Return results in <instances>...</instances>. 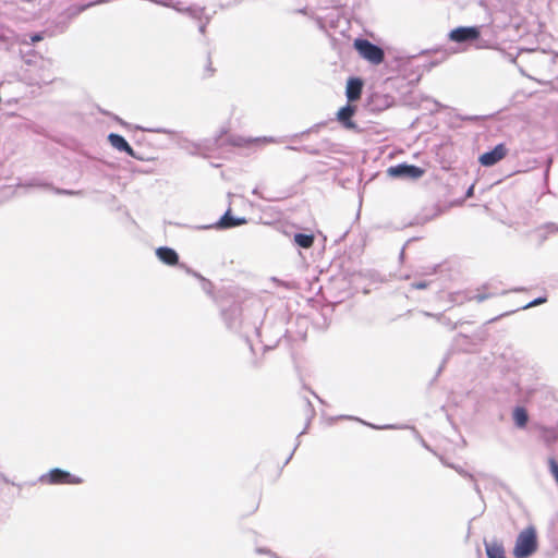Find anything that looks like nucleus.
Masks as SVG:
<instances>
[{
    "label": "nucleus",
    "mask_w": 558,
    "mask_h": 558,
    "mask_svg": "<svg viewBox=\"0 0 558 558\" xmlns=\"http://www.w3.org/2000/svg\"><path fill=\"white\" fill-rule=\"evenodd\" d=\"M473 194H474V185L472 184L471 186L468 187V190L465 192V197L470 198L473 196Z\"/></svg>",
    "instance_id": "obj_38"
},
{
    "label": "nucleus",
    "mask_w": 558,
    "mask_h": 558,
    "mask_svg": "<svg viewBox=\"0 0 558 558\" xmlns=\"http://www.w3.org/2000/svg\"><path fill=\"white\" fill-rule=\"evenodd\" d=\"M403 256H404V247L400 252V258H403Z\"/></svg>",
    "instance_id": "obj_51"
},
{
    "label": "nucleus",
    "mask_w": 558,
    "mask_h": 558,
    "mask_svg": "<svg viewBox=\"0 0 558 558\" xmlns=\"http://www.w3.org/2000/svg\"><path fill=\"white\" fill-rule=\"evenodd\" d=\"M51 191L57 195H68V196H81L83 195V192L81 190H69V189H62L57 187L52 184Z\"/></svg>",
    "instance_id": "obj_20"
},
{
    "label": "nucleus",
    "mask_w": 558,
    "mask_h": 558,
    "mask_svg": "<svg viewBox=\"0 0 558 558\" xmlns=\"http://www.w3.org/2000/svg\"><path fill=\"white\" fill-rule=\"evenodd\" d=\"M452 351H453V349H450V350H448V351H447V353L445 354V356H444V359H442V362H441V364H440V366H439V368H438L437 374H439V373L442 371L444 366L446 365V363H447V362H448V360L450 359V356H451V354H452Z\"/></svg>",
    "instance_id": "obj_34"
},
{
    "label": "nucleus",
    "mask_w": 558,
    "mask_h": 558,
    "mask_svg": "<svg viewBox=\"0 0 558 558\" xmlns=\"http://www.w3.org/2000/svg\"><path fill=\"white\" fill-rule=\"evenodd\" d=\"M220 315L227 329L243 337L253 351L250 332H254L257 338L262 336L260 329L266 315L263 304L255 302L244 310L241 303L232 302L229 306H221Z\"/></svg>",
    "instance_id": "obj_1"
},
{
    "label": "nucleus",
    "mask_w": 558,
    "mask_h": 558,
    "mask_svg": "<svg viewBox=\"0 0 558 558\" xmlns=\"http://www.w3.org/2000/svg\"><path fill=\"white\" fill-rule=\"evenodd\" d=\"M140 129L143 131H146V132H150V133L167 134V135H174L178 133L174 130L166 129V128H148V129L140 128Z\"/></svg>",
    "instance_id": "obj_24"
},
{
    "label": "nucleus",
    "mask_w": 558,
    "mask_h": 558,
    "mask_svg": "<svg viewBox=\"0 0 558 558\" xmlns=\"http://www.w3.org/2000/svg\"><path fill=\"white\" fill-rule=\"evenodd\" d=\"M315 235L313 232H295L292 238L294 246L300 248H311L314 244Z\"/></svg>",
    "instance_id": "obj_17"
},
{
    "label": "nucleus",
    "mask_w": 558,
    "mask_h": 558,
    "mask_svg": "<svg viewBox=\"0 0 558 558\" xmlns=\"http://www.w3.org/2000/svg\"><path fill=\"white\" fill-rule=\"evenodd\" d=\"M439 320L442 325L447 326L450 330H453L457 328V323H452L449 318L440 317Z\"/></svg>",
    "instance_id": "obj_32"
},
{
    "label": "nucleus",
    "mask_w": 558,
    "mask_h": 558,
    "mask_svg": "<svg viewBox=\"0 0 558 558\" xmlns=\"http://www.w3.org/2000/svg\"><path fill=\"white\" fill-rule=\"evenodd\" d=\"M255 553L257 555H268L271 558H279L276 553H274L271 549L266 548V547H256Z\"/></svg>",
    "instance_id": "obj_28"
},
{
    "label": "nucleus",
    "mask_w": 558,
    "mask_h": 558,
    "mask_svg": "<svg viewBox=\"0 0 558 558\" xmlns=\"http://www.w3.org/2000/svg\"><path fill=\"white\" fill-rule=\"evenodd\" d=\"M546 302H547V296L546 295H542V296H538V298L532 300L531 302H529L524 306H522L521 310H527V308H531V307L544 304Z\"/></svg>",
    "instance_id": "obj_25"
},
{
    "label": "nucleus",
    "mask_w": 558,
    "mask_h": 558,
    "mask_svg": "<svg viewBox=\"0 0 558 558\" xmlns=\"http://www.w3.org/2000/svg\"><path fill=\"white\" fill-rule=\"evenodd\" d=\"M507 154H508V148L506 147V145L504 143H499L492 149L480 155L478 162L483 167H493L497 162H499L502 158H505Z\"/></svg>",
    "instance_id": "obj_9"
},
{
    "label": "nucleus",
    "mask_w": 558,
    "mask_h": 558,
    "mask_svg": "<svg viewBox=\"0 0 558 558\" xmlns=\"http://www.w3.org/2000/svg\"><path fill=\"white\" fill-rule=\"evenodd\" d=\"M425 173V170L422 167L416 165H410L407 162H401L396 166H390L387 169V174L395 179H411L417 180L422 178Z\"/></svg>",
    "instance_id": "obj_5"
},
{
    "label": "nucleus",
    "mask_w": 558,
    "mask_h": 558,
    "mask_svg": "<svg viewBox=\"0 0 558 558\" xmlns=\"http://www.w3.org/2000/svg\"><path fill=\"white\" fill-rule=\"evenodd\" d=\"M546 228L549 229L551 232L558 231V226L556 223H548Z\"/></svg>",
    "instance_id": "obj_45"
},
{
    "label": "nucleus",
    "mask_w": 558,
    "mask_h": 558,
    "mask_svg": "<svg viewBox=\"0 0 558 558\" xmlns=\"http://www.w3.org/2000/svg\"><path fill=\"white\" fill-rule=\"evenodd\" d=\"M201 284L204 292H206L207 294H211L213 283L208 279L202 278Z\"/></svg>",
    "instance_id": "obj_30"
},
{
    "label": "nucleus",
    "mask_w": 558,
    "mask_h": 558,
    "mask_svg": "<svg viewBox=\"0 0 558 558\" xmlns=\"http://www.w3.org/2000/svg\"><path fill=\"white\" fill-rule=\"evenodd\" d=\"M512 418L517 427L524 428L529 422V413L523 407H515L512 412Z\"/></svg>",
    "instance_id": "obj_18"
},
{
    "label": "nucleus",
    "mask_w": 558,
    "mask_h": 558,
    "mask_svg": "<svg viewBox=\"0 0 558 558\" xmlns=\"http://www.w3.org/2000/svg\"><path fill=\"white\" fill-rule=\"evenodd\" d=\"M252 194H254V195H256V196H258V197H260L262 199H265V201H267V202H277V201H279V199H281V198H282V197H275V196H265L264 194H262V193L259 192V187H258V186H256V187L252 191Z\"/></svg>",
    "instance_id": "obj_27"
},
{
    "label": "nucleus",
    "mask_w": 558,
    "mask_h": 558,
    "mask_svg": "<svg viewBox=\"0 0 558 558\" xmlns=\"http://www.w3.org/2000/svg\"><path fill=\"white\" fill-rule=\"evenodd\" d=\"M267 141L270 142V143H274L275 138L274 137H268Z\"/></svg>",
    "instance_id": "obj_52"
},
{
    "label": "nucleus",
    "mask_w": 558,
    "mask_h": 558,
    "mask_svg": "<svg viewBox=\"0 0 558 558\" xmlns=\"http://www.w3.org/2000/svg\"><path fill=\"white\" fill-rule=\"evenodd\" d=\"M492 296H494V294H492V293H477V294H474L473 296H471L470 300H474L477 303H482Z\"/></svg>",
    "instance_id": "obj_29"
},
{
    "label": "nucleus",
    "mask_w": 558,
    "mask_h": 558,
    "mask_svg": "<svg viewBox=\"0 0 558 558\" xmlns=\"http://www.w3.org/2000/svg\"><path fill=\"white\" fill-rule=\"evenodd\" d=\"M156 256L158 259L168 266L179 265V254L178 252L169 246H160L156 250Z\"/></svg>",
    "instance_id": "obj_14"
},
{
    "label": "nucleus",
    "mask_w": 558,
    "mask_h": 558,
    "mask_svg": "<svg viewBox=\"0 0 558 558\" xmlns=\"http://www.w3.org/2000/svg\"><path fill=\"white\" fill-rule=\"evenodd\" d=\"M179 10L194 20L197 23L198 32L201 34H205L206 27L210 20L209 16L205 15V8L198 5H190Z\"/></svg>",
    "instance_id": "obj_11"
},
{
    "label": "nucleus",
    "mask_w": 558,
    "mask_h": 558,
    "mask_svg": "<svg viewBox=\"0 0 558 558\" xmlns=\"http://www.w3.org/2000/svg\"><path fill=\"white\" fill-rule=\"evenodd\" d=\"M356 112V107L351 104H347L337 111L338 122L345 129L352 131H360L357 124L353 121V116Z\"/></svg>",
    "instance_id": "obj_10"
},
{
    "label": "nucleus",
    "mask_w": 558,
    "mask_h": 558,
    "mask_svg": "<svg viewBox=\"0 0 558 558\" xmlns=\"http://www.w3.org/2000/svg\"><path fill=\"white\" fill-rule=\"evenodd\" d=\"M107 140L109 144L120 153L129 143L124 136L118 133H109Z\"/></svg>",
    "instance_id": "obj_19"
},
{
    "label": "nucleus",
    "mask_w": 558,
    "mask_h": 558,
    "mask_svg": "<svg viewBox=\"0 0 558 558\" xmlns=\"http://www.w3.org/2000/svg\"><path fill=\"white\" fill-rule=\"evenodd\" d=\"M487 558H506L505 547L501 542L493 539L484 541Z\"/></svg>",
    "instance_id": "obj_16"
},
{
    "label": "nucleus",
    "mask_w": 558,
    "mask_h": 558,
    "mask_svg": "<svg viewBox=\"0 0 558 558\" xmlns=\"http://www.w3.org/2000/svg\"><path fill=\"white\" fill-rule=\"evenodd\" d=\"M3 481L8 484L16 485L14 482H11L9 478L4 477Z\"/></svg>",
    "instance_id": "obj_49"
},
{
    "label": "nucleus",
    "mask_w": 558,
    "mask_h": 558,
    "mask_svg": "<svg viewBox=\"0 0 558 558\" xmlns=\"http://www.w3.org/2000/svg\"><path fill=\"white\" fill-rule=\"evenodd\" d=\"M510 313H511V312H507V313L500 314V315H498V316H496V317H494V318H490L489 320H487V323H486V324H492V323H494V322L498 320L500 317H504V316H506V315H509Z\"/></svg>",
    "instance_id": "obj_39"
},
{
    "label": "nucleus",
    "mask_w": 558,
    "mask_h": 558,
    "mask_svg": "<svg viewBox=\"0 0 558 558\" xmlns=\"http://www.w3.org/2000/svg\"><path fill=\"white\" fill-rule=\"evenodd\" d=\"M304 402H305V415H306V423H305V427H304V429H303L302 432H300V433H299V435H298V437H296V444H295V446H294V448H293L292 452H291V453L289 454V457L286 459V461H284V465H286V464H288V463L290 462V460L292 459V457H293V454H294L295 450H296V449H298V447L300 446V440H299V438H300L302 435L306 434L307 428L310 427V424H311L312 420L314 418V416H315V414H316V413H315L314 405L312 404V402H311L307 398H305V399H304Z\"/></svg>",
    "instance_id": "obj_13"
},
{
    "label": "nucleus",
    "mask_w": 558,
    "mask_h": 558,
    "mask_svg": "<svg viewBox=\"0 0 558 558\" xmlns=\"http://www.w3.org/2000/svg\"><path fill=\"white\" fill-rule=\"evenodd\" d=\"M133 158L141 160V161L149 160V158H146L144 155L138 154L137 151H135V156H133Z\"/></svg>",
    "instance_id": "obj_43"
},
{
    "label": "nucleus",
    "mask_w": 558,
    "mask_h": 558,
    "mask_svg": "<svg viewBox=\"0 0 558 558\" xmlns=\"http://www.w3.org/2000/svg\"><path fill=\"white\" fill-rule=\"evenodd\" d=\"M135 151L133 147L128 143V145L122 149L121 153H125L128 156L132 157L135 156Z\"/></svg>",
    "instance_id": "obj_35"
},
{
    "label": "nucleus",
    "mask_w": 558,
    "mask_h": 558,
    "mask_svg": "<svg viewBox=\"0 0 558 558\" xmlns=\"http://www.w3.org/2000/svg\"><path fill=\"white\" fill-rule=\"evenodd\" d=\"M353 47L364 60L371 62L372 64L378 65L385 59L384 49L366 38H355L353 41Z\"/></svg>",
    "instance_id": "obj_3"
},
{
    "label": "nucleus",
    "mask_w": 558,
    "mask_h": 558,
    "mask_svg": "<svg viewBox=\"0 0 558 558\" xmlns=\"http://www.w3.org/2000/svg\"><path fill=\"white\" fill-rule=\"evenodd\" d=\"M542 435L543 439L548 445L554 444L558 439V433L554 428H544Z\"/></svg>",
    "instance_id": "obj_21"
},
{
    "label": "nucleus",
    "mask_w": 558,
    "mask_h": 558,
    "mask_svg": "<svg viewBox=\"0 0 558 558\" xmlns=\"http://www.w3.org/2000/svg\"><path fill=\"white\" fill-rule=\"evenodd\" d=\"M38 482L49 485H77L83 483V478L61 468H53L49 470L47 473L41 474L38 477Z\"/></svg>",
    "instance_id": "obj_4"
},
{
    "label": "nucleus",
    "mask_w": 558,
    "mask_h": 558,
    "mask_svg": "<svg viewBox=\"0 0 558 558\" xmlns=\"http://www.w3.org/2000/svg\"><path fill=\"white\" fill-rule=\"evenodd\" d=\"M537 549V532L533 525H530L518 534L512 554L515 558H530Z\"/></svg>",
    "instance_id": "obj_2"
},
{
    "label": "nucleus",
    "mask_w": 558,
    "mask_h": 558,
    "mask_svg": "<svg viewBox=\"0 0 558 558\" xmlns=\"http://www.w3.org/2000/svg\"><path fill=\"white\" fill-rule=\"evenodd\" d=\"M254 366H255V367H259V363L255 361V362H254Z\"/></svg>",
    "instance_id": "obj_54"
},
{
    "label": "nucleus",
    "mask_w": 558,
    "mask_h": 558,
    "mask_svg": "<svg viewBox=\"0 0 558 558\" xmlns=\"http://www.w3.org/2000/svg\"><path fill=\"white\" fill-rule=\"evenodd\" d=\"M523 290H524L523 288H515V289H513L512 291H513V292H520V291H523Z\"/></svg>",
    "instance_id": "obj_50"
},
{
    "label": "nucleus",
    "mask_w": 558,
    "mask_h": 558,
    "mask_svg": "<svg viewBox=\"0 0 558 558\" xmlns=\"http://www.w3.org/2000/svg\"><path fill=\"white\" fill-rule=\"evenodd\" d=\"M340 418L355 420V421H359L360 423H362V424H364V425H366V426H368V427H371L373 429H378V430H381V429L409 428L412 432L414 439L417 440L423 448H425L426 450H428L430 452H434L432 447L425 441L423 436L420 434V432L414 426L396 425V424L376 425V424H372V423L365 422V421H363V420H361L359 417H354V416H350V415H341Z\"/></svg>",
    "instance_id": "obj_7"
},
{
    "label": "nucleus",
    "mask_w": 558,
    "mask_h": 558,
    "mask_svg": "<svg viewBox=\"0 0 558 558\" xmlns=\"http://www.w3.org/2000/svg\"><path fill=\"white\" fill-rule=\"evenodd\" d=\"M179 267H180V268H182V269H184V270H185V272H186L187 275H191V276H192V275H193V272H194V270H193L192 268H190V267H189L187 265H185V264H180V263H179Z\"/></svg>",
    "instance_id": "obj_37"
},
{
    "label": "nucleus",
    "mask_w": 558,
    "mask_h": 558,
    "mask_svg": "<svg viewBox=\"0 0 558 558\" xmlns=\"http://www.w3.org/2000/svg\"><path fill=\"white\" fill-rule=\"evenodd\" d=\"M31 39L33 43L40 41L44 39V35L43 33H35L34 35L31 36Z\"/></svg>",
    "instance_id": "obj_36"
},
{
    "label": "nucleus",
    "mask_w": 558,
    "mask_h": 558,
    "mask_svg": "<svg viewBox=\"0 0 558 558\" xmlns=\"http://www.w3.org/2000/svg\"><path fill=\"white\" fill-rule=\"evenodd\" d=\"M247 219L245 217H236L233 216L231 208L229 207L225 214L214 223L205 225V226H198L196 229L198 230H208V229H216V230H228L232 229L242 225H246Z\"/></svg>",
    "instance_id": "obj_6"
},
{
    "label": "nucleus",
    "mask_w": 558,
    "mask_h": 558,
    "mask_svg": "<svg viewBox=\"0 0 558 558\" xmlns=\"http://www.w3.org/2000/svg\"><path fill=\"white\" fill-rule=\"evenodd\" d=\"M17 186H20V187H27V189L37 187V189L50 190L51 191L52 182L49 181L48 179L44 178V177L35 175V177H32V178L26 179L24 181H20L17 183Z\"/></svg>",
    "instance_id": "obj_15"
},
{
    "label": "nucleus",
    "mask_w": 558,
    "mask_h": 558,
    "mask_svg": "<svg viewBox=\"0 0 558 558\" xmlns=\"http://www.w3.org/2000/svg\"><path fill=\"white\" fill-rule=\"evenodd\" d=\"M320 124H316L315 128H318ZM314 130V126L308 129V130H305L303 132H301L300 134H295L293 137H299V136H302V135H305V134H308L310 132H312Z\"/></svg>",
    "instance_id": "obj_42"
},
{
    "label": "nucleus",
    "mask_w": 558,
    "mask_h": 558,
    "mask_svg": "<svg viewBox=\"0 0 558 558\" xmlns=\"http://www.w3.org/2000/svg\"><path fill=\"white\" fill-rule=\"evenodd\" d=\"M506 4L510 7L511 11H517L519 8L526 7L530 0H505Z\"/></svg>",
    "instance_id": "obj_23"
},
{
    "label": "nucleus",
    "mask_w": 558,
    "mask_h": 558,
    "mask_svg": "<svg viewBox=\"0 0 558 558\" xmlns=\"http://www.w3.org/2000/svg\"><path fill=\"white\" fill-rule=\"evenodd\" d=\"M460 339L468 340L469 337L466 335H463V333L457 335L456 338H454V344H458Z\"/></svg>",
    "instance_id": "obj_40"
},
{
    "label": "nucleus",
    "mask_w": 558,
    "mask_h": 558,
    "mask_svg": "<svg viewBox=\"0 0 558 558\" xmlns=\"http://www.w3.org/2000/svg\"><path fill=\"white\" fill-rule=\"evenodd\" d=\"M450 466H451V468H453V469H454V470H456L460 475H462L463 477H466V478H470L471 481H474V476H473L471 473H469V472L464 471V470H463V469H461V468H457V466H454V465H450Z\"/></svg>",
    "instance_id": "obj_33"
},
{
    "label": "nucleus",
    "mask_w": 558,
    "mask_h": 558,
    "mask_svg": "<svg viewBox=\"0 0 558 558\" xmlns=\"http://www.w3.org/2000/svg\"><path fill=\"white\" fill-rule=\"evenodd\" d=\"M277 343H278V341H276L274 344H265L264 350L265 351L271 350L277 345Z\"/></svg>",
    "instance_id": "obj_46"
},
{
    "label": "nucleus",
    "mask_w": 558,
    "mask_h": 558,
    "mask_svg": "<svg viewBox=\"0 0 558 558\" xmlns=\"http://www.w3.org/2000/svg\"><path fill=\"white\" fill-rule=\"evenodd\" d=\"M555 57L558 58V53H556Z\"/></svg>",
    "instance_id": "obj_55"
},
{
    "label": "nucleus",
    "mask_w": 558,
    "mask_h": 558,
    "mask_svg": "<svg viewBox=\"0 0 558 558\" xmlns=\"http://www.w3.org/2000/svg\"><path fill=\"white\" fill-rule=\"evenodd\" d=\"M437 65V62L435 61H432L429 63H424L422 66L424 68L425 71H429L433 66Z\"/></svg>",
    "instance_id": "obj_41"
},
{
    "label": "nucleus",
    "mask_w": 558,
    "mask_h": 558,
    "mask_svg": "<svg viewBox=\"0 0 558 558\" xmlns=\"http://www.w3.org/2000/svg\"><path fill=\"white\" fill-rule=\"evenodd\" d=\"M449 39L458 44L473 43L481 36L477 26H458L449 32Z\"/></svg>",
    "instance_id": "obj_8"
},
{
    "label": "nucleus",
    "mask_w": 558,
    "mask_h": 558,
    "mask_svg": "<svg viewBox=\"0 0 558 558\" xmlns=\"http://www.w3.org/2000/svg\"><path fill=\"white\" fill-rule=\"evenodd\" d=\"M429 283L430 282H428L426 280H421V281H415V282L411 283V287L413 289L422 290V289H426L429 286Z\"/></svg>",
    "instance_id": "obj_31"
},
{
    "label": "nucleus",
    "mask_w": 558,
    "mask_h": 558,
    "mask_svg": "<svg viewBox=\"0 0 558 558\" xmlns=\"http://www.w3.org/2000/svg\"><path fill=\"white\" fill-rule=\"evenodd\" d=\"M207 71L210 72V74L214 72V69L211 68V61H208Z\"/></svg>",
    "instance_id": "obj_48"
},
{
    "label": "nucleus",
    "mask_w": 558,
    "mask_h": 558,
    "mask_svg": "<svg viewBox=\"0 0 558 558\" xmlns=\"http://www.w3.org/2000/svg\"><path fill=\"white\" fill-rule=\"evenodd\" d=\"M287 149L295 150V151H304V153H307V154H311V155H318L319 154L318 149L311 148L308 146H302V147L287 146Z\"/></svg>",
    "instance_id": "obj_26"
},
{
    "label": "nucleus",
    "mask_w": 558,
    "mask_h": 558,
    "mask_svg": "<svg viewBox=\"0 0 558 558\" xmlns=\"http://www.w3.org/2000/svg\"><path fill=\"white\" fill-rule=\"evenodd\" d=\"M193 277L197 278L199 281H202V278H204L199 272L195 271L192 275Z\"/></svg>",
    "instance_id": "obj_47"
},
{
    "label": "nucleus",
    "mask_w": 558,
    "mask_h": 558,
    "mask_svg": "<svg viewBox=\"0 0 558 558\" xmlns=\"http://www.w3.org/2000/svg\"><path fill=\"white\" fill-rule=\"evenodd\" d=\"M313 395L319 400V402H323V399H320L317 395L313 392Z\"/></svg>",
    "instance_id": "obj_53"
},
{
    "label": "nucleus",
    "mask_w": 558,
    "mask_h": 558,
    "mask_svg": "<svg viewBox=\"0 0 558 558\" xmlns=\"http://www.w3.org/2000/svg\"><path fill=\"white\" fill-rule=\"evenodd\" d=\"M69 24H70L69 15L59 16L58 21H57V31L53 32L52 34H56V33L61 34V33L65 32L69 27Z\"/></svg>",
    "instance_id": "obj_22"
},
{
    "label": "nucleus",
    "mask_w": 558,
    "mask_h": 558,
    "mask_svg": "<svg viewBox=\"0 0 558 558\" xmlns=\"http://www.w3.org/2000/svg\"><path fill=\"white\" fill-rule=\"evenodd\" d=\"M364 82L359 76H350L345 85V97L348 102H353L360 99L363 92Z\"/></svg>",
    "instance_id": "obj_12"
},
{
    "label": "nucleus",
    "mask_w": 558,
    "mask_h": 558,
    "mask_svg": "<svg viewBox=\"0 0 558 558\" xmlns=\"http://www.w3.org/2000/svg\"><path fill=\"white\" fill-rule=\"evenodd\" d=\"M474 482V490L476 492V494L480 496L481 499H483V496H482V492H481V488L480 486L477 485V483L475 482V480L473 481Z\"/></svg>",
    "instance_id": "obj_44"
}]
</instances>
